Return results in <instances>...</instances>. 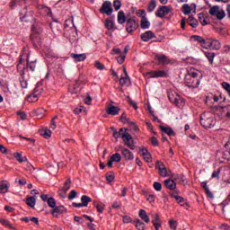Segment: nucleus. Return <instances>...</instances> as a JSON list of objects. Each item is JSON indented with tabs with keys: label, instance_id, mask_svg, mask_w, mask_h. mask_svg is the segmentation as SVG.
I'll use <instances>...</instances> for the list:
<instances>
[{
	"label": "nucleus",
	"instance_id": "22",
	"mask_svg": "<svg viewBox=\"0 0 230 230\" xmlns=\"http://www.w3.org/2000/svg\"><path fill=\"white\" fill-rule=\"evenodd\" d=\"M187 23H189L191 28H197L199 26V21L193 17V15H190L187 19Z\"/></svg>",
	"mask_w": 230,
	"mask_h": 230
},
{
	"label": "nucleus",
	"instance_id": "21",
	"mask_svg": "<svg viewBox=\"0 0 230 230\" xmlns=\"http://www.w3.org/2000/svg\"><path fill=\"white\" fill-rule=\"evenodd\" d=\"M138 217H140L141 220L146 222V224H148V222H150V217H148V215H146V211L145 209L139 210Z\"/></svg>",
	"mask_w": 230,
	"mask_h": 230
},
{
	"label": "nucleus",
	"instance_id": "52",
	"mask_svg": "<svg viewBox=\"0 0 230 230\" xmlns=\"http://www.w3.org/2000/svg\"><path fill=\"white\" fill-rule=\"evenodd\" d=\"M128 103L131 107H133V109H135V111H137V102L132 101V99H130V96H128Z\"/></svg>",
	"mask_w": 230,
	"mask_h": 230
},
{
	"label": "nucleus",
	"instance_id": "31",
	"mask_svg": "<svg viewBox=\"0 0 230 230\" xmlns=\"http://www.w3.org/2000/svg\"><path fill=\"white\" fill-rule=\"evenodd\" d=\"M181 12L184 13V15H190L191 13V7L188 4H184L181 6Z\"/></svg>",
	"mask_w": 230,
	"mask_h": 230
},
{
	"label": "nucleus",
	"instance_id": "41",
	"mask_svg": "<svg viewBox=\"0 0 230 230\" xmlns=\"http://www.w3.org/2000/svg\"><path fill=\"white\" fill-rule=\"evenodd\" d=\"M127 124L129 126L131 130H134L135 132H139V128H137V125H136V122L128 120Z\"/></svg>",
	"mask_w": 230,
	"mask_h": 230
},
{
	"label": "nucleus",
	"instance_id": "46",
	"mask_svg": "<svg viewBox=\"0 0 230 230\" xmlns=\"http://www.w3.org/2000/svg\"><path fill=\"white\" fill-rule=\"evenodd\" d=\"M94 67H96V69H99V71H103V69H105V65L96 60L94 63Z\"/></svg>",
	"mask_w": 230,
	"mask_h": 230
},
{
	"label": "nucleus",
	"instance_id": "27",
	"mask_svg": "<svg viewBox=\"0 0 230 230\" xmlns=\"http://www.w3.org/2000/svg\"><path fill=\"white\" fill-rule=\"evenodd\" d=\"M140 27L142 30H148L150 28V22L146 19V17L143 16L140 22Z\"/></svg>",
	"mask_w": 230,
	"mask_h": 230
},
{
	"label": "nucleus",
	"instance_id": "38",
	"mask_svg": "<svg viewBox=\"0 0 230 230\" xmlns=\"http://www.w3.org/2000/svg\"><path fill=\"white\" fill-rule=\"evenodd\" d=\"M113 163H119L121 161V155L119 153H115L111 157Z\"/></svg>",
	"mask_w": 230,
	"mask_h": 230
},
{
	"label": "nucleus",
	"instance_id": "44",
	"mask_svg": "<svg viewBox=\"0 0 230 230\" xmlns=\"http://www.w3.org/2000/svg\"><path fill=\"white\" fill-rule=\"evenodd\" d=\"M13 157L18 161V163H24V157L21 153H14Z\"/></svg>",
	"mask_w": 230,
	"mask_h": 230
},
{
	"label": "nucleus",
	"instance_id": "36",
	"mask_svg": "<svg viewBox=\"0 0 230 230\" xmlns=\"http://www.w3.org/2000/svg\"><path fill=\"white\" fill-rule=\"evenodd\" d=\"M220 7L218 5H216L210 8L208 13H210V15L217 17V14L218 13Z\"/></svg>",
	"mask_w": 230,
	"mask_h": 230
},
{
	"label": "nucleus",
	"instance_id": "45",
	"mask_svg": "<svg viewBox=\"0 0 230 230\" xmlns=\"http://www.w3.org/2000/svg\"><path fill=\"white\" fill-rule=\"evenodd\" d=\"M191 39H193L195 42H199L200 45L204 42V38L199 35H192Z\"/></svg>",
	"mask_w": 230,
	"mask_h": 230
},
{
	"label": "nucleus",
	"instance_id": "47",
	"mask_svg": "<svg viewBox=\"0 0 230 230\" xmlns=\"http://www.w3.org/2000/svg\"><path fill=\"white\" fill-rule=\"evenodd\" d=\"M158 172L161 177H166L168 175V170H166V167L159 169Z\"/></svg>",
	"mask_w": 230,
	"mask_h": 230
},
{
	"label": "nucleus",
	"instance_id": "5",
	"mask_svg": "<svg viewBox=\"0 0 230 230\" xmlns=\"http://www.w3.org/2000/svg\"><path fill=\"white\" fill-rule=\"evenodd\" d=\"M71 184H72L71 178H68L65 181L64 187L58 191V193L61 199H66V197H67V191H69V190H71Z\"/></svg>",
	"mask_w": 230,
	"mask_h": 230
},
{
	"label": "nucleus",
	"instance_id": "20",
	"mask_svg": "<svg viewBox=\"0 0 230 230\" xmlns=\"http://www.w3.org/2000/svg\"><path fill=\"white\" fill-rule=\"evenodd\" d=\"M10 188V185L8 184L7 181H0V193H8V189Z\"/></svg>",
	"mask_w": 230,
	"mask_h": 230
},
{
	"label": "nucleus",
	"instance_id": "63",
	"mask_svg": "<svg viewBox=\"0 0 230 230\" xmlns=\"http://www.w3.org/2000/svg\"><path fill=\"white\" fill-rule=\"evenodd\" d=\"M106 179L108 182H112V181H114V173L111 172L110 174H107Z\"/></svg>",
	"mask_w": 230,
	"mask_h": 230
},
{
	"label": "nucleus",
	"instance_id": "11",
	"mask_svg": "<svg viewBox=\"0 0 230 230\" xmlns=\"http://www.w3.org/2000/svg\"><path fill=\"white\" fill-rule=\"evenodd\" d=\"M146 75L148 78H164L168 76V74H166L164 70H158L148 72Z\"/></svg>",
	"mask_w": 230,
	"mask_h": 230
},
{
	"label": "nucleus",
	"instance_id": "30",
	"mask_svg": "<svg viewBox=\"0 0 230 230\" xmlns=\"http://www.w3.org/2000/svg\"><path fill=\"white\" fill-rule=\"evenodd\" d=\"M198 19L199 22L202 24V26H206L207 24H209V22L206 21V14H204V13H199L198 14Z\"/></svg>",
	"mask_w": 230,
	"mask_h": 230
},
{
	"label": "nucleus",
	"instance_id": "37",
	"mask_svg": "<svg viewBox=\"0 0 230 230\" xmlns=\"http://www.w3.org/2000/svg\"><path fill=\"white\" fill-rule=\"evenodd\" d=\"M205 57H207V58H208V60L210 64H213V60L215 58V53L214 52L207 51V52H205Z\"/></svg>",
	"mask_w": 230,
	"mask_h": 230
},
{
	"label": "nucleus",
	"instance_id": "49",
	"mask_svg": "<svg viewBox=\"0 0 230 230\" xmlns=\"http://www.w3.org/2000/svg\"><path fill=\"white\" fill-rule=\"evenodd\" d=\"M216 17H217L219 21H222V19H224V17H226V12H225L224 10L217 11V14L216 15Z\"/></svg>",
	"mask_w": 230,
	"mask_h": 230
},
{
	"label": "nucleus",
	"instance_id": "18",
	"mask_svg": "<svg viewBox=\"0 0 230 230\" xmlns=\"http://www.w3.org/2000/svg\"><path fill=\"white\" fill-rule=\"evenodd\" d=\"M164 185L167 190H171L172 191L177 188V183L175 181L169 179L164 181Z\"/></svg>",
	"mask_w": 230,
	"mask_h": 230
},
{
	"label": "nucleus",
	"instance_id": "39",
	"mask_svg": "<svg viewBox=\"0 0 230 230\" xmlns=\"http://www.w3.org/2000/svg\"><path fill=\"white\" fill-rule=\"evenodd\" d=\"M104 26L107 28V30H113L114 22H112V20H105Z\"/></svg>",
	"mask_w": 230,
	"mask_h": 230
},
{
	"label": "nucleus",
	"instance_id": "6",
	"mask_svg": "<svg viewBox=\"0 0 230 230\" xmlns=\"http://www.w3.org/2000/svg\"><path fill=\"white\" fill-rule=\"evenodd\" d=\"M120 154L124 157L125 161H134V153H132L128 148L123 147V146H119Z\"/></svg>",
	"mask_w": 230,
	"mask_h": 230
},
{
	"label": "nucleus",
	"instance_id": "9",
	"mask_svg": "<svg viewBox=\"0 0 230 230\" xmlns=\"http://www.w3.org/2000/svg\"><path fill=\"white\" fill-rule=\"evenodd\" d=\"M24 62L26 64L25 69H27V71L33 72L37 68V59H34V61H31L30 54H27V58L26 59H24Z\"/></svg>",
	"mask_w": 230,
	"mask_h": 230
},
{
	"label": "nucleus",
	"instance_id": "15",
	"mask_svg": "<svg viewBox=\"0 0 230 230\" xmlns=\"http://www.w3.org/2000/svg\"><path fill=\"white\" fill-rule=\"evenodd\" d=\"M141 40L144 42H148V40L155 38V33H154L152 31H147L140 35Z\"/></svg>",
	"mask_w": 230,
	"mask_h": 230
},
{
	"label": "nucleus",
	"instance_id": "14",
	"mask_svg": "<svg viewBox=\"0 0 230 230\" xmlns=\"http://www.w3.org/2000/svg\"><path fill=\"white\" fill-rule=\"evenodd\" d=\"M64 213H67V209L64 206H58L52 210V215L56 218H58V215H64Z\"/></svg>",
	"mask_w": 230,
	"mask_h": 230
},
{
	"label": "nucleus",
	"instance_id": "34",
	"mask_svg": "<svg viewBox=\"0 0 230 230\" xmlns=\"http://www.w3.org/2000/svg\"><path fill=\"white\" fill-rule=\"evenodd\" d=\"M220 46H221L220 41L217 40H210V48L212 49H218Z\"/></svg>",
	"mask_w": 230,
	"mask_h": 230
},
{
	"label": "nucleus",
	"instance_id": "29",
	"mask_svg": "<svg viewBox=\"0 0 230 230\" xmlns=\"http://www.w3.org/2000/svg\"><path fill=\"white\" fill-rule=\"evenodd\" d=\"M81 202L83 203L84 208L89 206V202H93V199L88 196L83 195L81 198Z\"/></svg>",
	"mask_w": 230,
	"mask_h": 230
},
{
	"label": "nucleus",
	"instance_id": "13",
	"mask_svg": "<svg viewBox=\"0 0 230 230\" xmlns=\"http://www.w3.org/2000/svg\"><path fill=\"white\" fill-rule=\"evenodd\" d=\"M119 111H121V109L118 106H114L112 104L107 105L106 112L110 116H118V114H119Z\"/></svg>",
	"mask_w": 230,
	"mask_h": 230
},
{
	"label": "nucleus",
	"instance_id": "35",
	"mask_svg": "<svg viewBox=\"0 0 230 230\" xmlns=\"http://www.w3.org/2000/svg\"><path fill=\"white\" fill-rule=\"evenodd\" d=\"M37 100H39V94L37 93H31L27 96V101L31 103L37 102Z\"/></svg>",
	"mask_w": 230,
	"mask_h": 230
},
{
	"label": "nucleus",
	"instance_id": "51",
	"mask_svg": "<svg viewBox=\"0 0 230 230\" xmlns=\"http://www.w3.org/2000/svg\"><path fill=\"white\" fill-rule=\"evenodd\" d=\"M41 136H43L45 139H49V137H51V130L46 129L43 131V133H41Z\"/></svg>",
	"mask_w": 230,
	"mask_h": 230
},
{
	"label": "nucleus",
	"instance_id": "23",
	"mask_svg": "<svg viewBox=\"0 0 230 230\" xmlns=\"http://www.w3.org/2000/svg\"><path fill=\"white\" fill-rule=\"evenodd\" d=\"M118 22L119 24H125V22H127V16H125V13L123 11H119L118 13Z\"/></svg>",
	"mask_w": 230,
	"mask_h": 230
},
{
	"label": "nucleus",
	"instance_id": "43",
	"mask_svg": "<svg viewBox=\"0 0 230 230\" xmlns=\"http://www.w3.org/2000/svg\"><path fill=\"white\" fill-rule=\"evenodd\" d=\"M177 226H178L177 221H175L173 219H170L169 220V227H170V229L177 230Z\"/></svg>",
	"mask_w": 230,
	"mask_h": 230
},
{
	"label": "nucleus",
	"instance_id": "42",
	"mask_svg": "<svg viewBox=\"0 0 230 230\" xmlns=\"http://www.w3.org/2000/svg\"><path fill=\"white\" fill-rule=\"evenodd\" d=\"M126 84H130V77H128V76L120 77L119 85H121V87H123V85H126Z\"/></svg>",
	"mask_w": 230,
	"mask_h": 230
},
{
	"label": "nucleus",
	"instance_id": "10",
	"mask_svg": "<svg viewBox=\"0 0 230 230\" xmlns=\"http://www.w3.org/2000/svg\"><path fill=\"white\" fill-rule=\"evenodd\" d=\"M170 12H171L170 7L166 5H161L155 12V15L156 17H160L161 19H163V17H165V15H168Z\"/></svg>",
	"mask_w": 230,
	"mask_h": 230
},
{
	"label": "nucleus",
	"instance_id": "50",
	"mask_svg": "<svg viewBox=\"0 0 230 230\" xmlns=\"http://www.w3.org/2000/svg\"><path fill=\"white\" fill-rule=\"evenodd\" d=\"M153 186L155 191H161V190H163V185L161 184V182L155 181Z\"/></svg>",
	"mask_w": 230,
	"mask_h": 230
},
{
	"label": "nucleus",
	"instance_id": "3",
	"mask_svg": "<svg viewBox=\"0 0 230 230\" xmlns=\"http://www.w3.org/2000/svg\"><path fill=\"white\" fill-rule=\"evenodd\" d=\"M199 123L203 128H211L215 125L211 112H203L199 117Z\"/></svg>",
	"mask_w": 230,
	"mask_h": 230
},
{
	"label": "nucleus",
	"instance_id": "64",
	"mask_svg": "<svg viewBox=\"0 0 230 230\" xmlns=\"http://www.w3.org/2000/svg\"><path fill=\"white\" fill-rule=\"evenodd\" d=\"M219 227L220 229H223V230H230V226L227 224H222Z\"/></svg>",
	"mask_w": 230,
	"mask_h": 230
},
{
	"label": "nucleus",
	"instance_id": "1",
	"mask_svg": "<svg viewBox=\"0 0 230 230\" xmlns=\"http://www.w3.org/2000/svg\"><path fill=\"white\" fill-rule=\"evenodd\" d=\"M111 130L113 132V137L115 139L121 137L126 146L129 147L130 150H136V144L134 143V138L132 137V135L128 134L125 128H121L118 132L116 128L111 127Z\"/></svg>",
	"mask_w": 230,
	"mask_h": 230
},
{
	"label": "nucleus",
	"instance_id": "8",
	"mask_svg": "<svg viewBox=\"0 0 230 230\" xmlns=\"http://www.w3.org/2000/svg\"><path fill=\"white\" fill-rule=\"evenodd\" d=\"M101 13H106V15H111L113 9H112V3L110 1H106L102 4L101 9Z\"/></svg>",
	"mask_w": 230,
	"mask_h": 230
},
{
	"label": "nucleus",
	"instance_id": "48",
	"mask_svg": "<svg viewBox=\"0 0 230 230\" xmlns=\"http://www.w3.org/2000/svg\"><path fill=\"white\" fill-rule=\"evenodd\" d=\"M221 85H222L223 89H225V91H226L227 94H229L230 93V84L227 82H223L221 84Z\"/></svg>",
	"mask_w": 230,
	"mask_h": 230
},
{
	"label": "nucleus",
	"instance_id": "17",
	"mask_svg": "<svg viewBox=\"0 0 230 230\" xmlns=\"http://www.w3.org/2000/svg\"><path fill=\"white\" fill-rule=\"evenodd\" d=\"M80 80H76L74 85L69 86L68 91L71 94H77L78 91H80Z\"/></svg>",
	"mask_w": 230,
	"mask_h": 230
},
{
	"label": "nucleus",
	"instance_id": "4",
	"mask_svg": "<svg viewBox=\"0 0 230 230\" xmlns=\"http://www.w3.org/2000/svg\"><path fill=\"white\" fill-rule=\"evenodd\" d=\"M139 28V22L136 20V17H131L126 22V31L128 33H133Z\"/></svg>",
	"mask_w": 230,
	"mask_h": 230
},
{
	"label": "nucleus",
	"instance_id": "12",
	"mask_svg": "<svg viewBox=\"0 0 230 230\" xmlns=\"http://www.w3.org/2000/svg\"><path fill=\"white\" fill-rule=\"evenodd\" d=\"M155 59L157 60L160 66H167V64H170V58H168L164 54H155Z\"/></svg>",
	"mask_w": 230,
	"mask_h": 230
},
{
	"label": "nucleus",
	"instance_id": "32",
	"mask_svg": "<svg viewBox=\"0 0 230 230\" xmlns=\"http://www.w3.org/2000/svg\"><path fill=\"white\" fill-rule=\"evenodd\" d=\"M134 223L136 224L135 227L137 230H145L146 225L143 223V221H140L138 218H137Z\"/></svg>",
	"mask_w": 230,
	"mask_h": 230
},
{
	"label": "nucleus",
	"instance_id": "59",
	"mask_svg": "<svg viewBox=\"0 0 230 230\" xmlns=\"http://www.w3.org/2000/svg\"><path fill=\"white\" fill-rule=\"evenodd\" d=\"M76 198V190H73L68 194V200H73V199Z\"/></svg>",
	"mask_w": 230,
	"mask_h": 230
},
{
	"label": "nucleus",
	"instance_id": "25",
	"mask_svg": "<svg viewBox=\"0 0 230 230\" xmlns=\"http://www.w3.org/2000/svg\"><path fill=\"white\" fill-rule=\"evenodd\" d=\"M93 207L97 209L98 213H103L105 205L102 202L93 201Z\"/></svg>",
	"mask_w": 230,
	"mask_h": 230
},
{
	"label": "nucleus",
	"instance_id": "19",
	"mask_svg": "<svg viewBox=\"0 0 230 230\" xmlns=\"http://www.w3.org/2000/svg\"><path fill=\"white\" fill-rule=\"evenodd\" d=\"M70 57L72 58H74V60L75 62H84V60H85V58H87V56L85 54H75V53H72L70 55Z\"/></svg>",
	"mask_w": 230,
	"mask_h": 230
},
{
	"label": "nucleus",
	"instance_id": "61",
	"mask_svg": "<svg viewBox=\"0 0 230 230\" xmlns=\"http://www.w3.org/2000/svg\"><path fill=\"white\" fill-rule=\"evenodd\" d=\"M17 115L19 116L20 119H26L28 118V115H26L23 111H18Z\"/></svg>",
	"mask_w": 230,
	"mask_h": 230
},
{
	"label": "nucleus",
	"instance_id": "55",
	"mask_svg": "<svg viewBox=\"0 0 230 230\" xmlns=\"http://www.w3.org/2000/svg\"><path fill=\"white\" fill-rule=\"evenodd\" d=\"M144 159L146 163H152V155L149 153H144Z\"/></svg>",
	"mask_w": 230,
	"mask_h": 230
},
{
	"label": "nucleus",
	"instance_id": "54",
	"mask_svg": "<svg viewBox=\"0 0 230 230\" xmlns=\"http://www.w3.org/2000/svg\"><path fill=\"white\" fill-rule=\"evenodd\" d=\"M125 58H127V55L120 54V56L117 58L118 64H123V62H125Z\"/></svg>",
	"mask_w": 230,
	"mask_h": 230
},
{
	"label": "nucleus",
	"instance_id": "2",
	"mask_svg": "<svg viewBox=\"0 0 230 230\" xmlns=\"http://www.w3.org/2000/svg\"><path fill=\"white\" fill-rule=\"evenodd\" d=\"M26 61H24V58H22V56L20 57L19 63L17 65V71L20 73V85L22 89H26L28 87V81L24 79V75L26 71Z\"/></svg>",
	"mask_w": 230,
	"mask_h": 230
},
{
	"label": "nucleus",
	"instance_id": "33",
	"mask_svg": "<svg viewBox=\"0 0 230 230\" xmlns=\"http://www.w3.org/2000/svg\"><path fill=\"white\" fill-rule=\"evenodd\" d=\"M47 204L49 208H52V209H54L57 207V200H55V198L50 197L47 199Z\"/></svg>",
	"mask_w": 230,
	"mask_h": 230
},
{
	"label": "nucleus",
	"instance_id": "62",
	"mask_svg": "<svg viewBox=\"0 0 230 230\" xmlns=\"http://www.w3.org/2000/svg\"><path fill=\"white\" fill-rule=\"evenodd\" d=\"M120 119H123L124 123L130 121V119L127 118V113L123 112L120 116Z\"/></svg>",
	"mask_w": 230,
	"mask_h": 230
},
{
	"label": "nucleus",
	"instance_id": "60",
	"mask_svg": "<svg viewBox=\"0 0 230 230\" xmlns=\"http://www.w3.org/2000/svg\"><path fill=\"white\" fill-rule=\"evenodd\" d=\"M224 109H226V107H222V106H212L211 110L214 112H217V111H219V112H222V111H224Z\"/></svg>",
	"mask_w": 230,
	"mask_h": 230
},
{
	"label": "nucleus",
	"instance_id": "16",
	"mask_svg": "<svg viewBox=\"0 0 230 230\" xmlns=\"http://www.w3.org/2000/svg\"><path fill=\"white\" fill-rule=\"evenodd\" d=\"M22 4H26V0H11L9 3V7L11 10H15V8L22 6Z\"/></svg>",
	"mask_w": 230,
	"mask_h": 230
},
{
	"label": "nucleus",
	"instance_id": "57",
	"mask_svg": "<svg viewBox=\"0 0 230 230\" xmlns=\"http://www.w3.org/2000/svg\"><path fill=\"white\" fill-rule=\"evenodd\" d=\"M150 141H151V145L153 146H159V140H157V138L155 137H152L150 138Z\"/></svg>",
	"mask_w": 230,
	"mask_h": 230
},
{
	"label": "nucleus",
	"instance_id": "7",
	"mask_svg": "<svg viewBox=\"0 0 230 230\" xmlns=\"http://www.w3.org/2000/svg\"><path fill=\"white\" fill-rule=\"evenodd\" d=\"M185 84L187 87L196 89V87H199V85H200V80H199V78H193L187 75L185 78Z\"/></svg>",
	"mask_w": 230,
	"mask_h": 230
},
{
	"label": "nucleus",
	"instance_id": "24",
	"mask_svg": "<svg viewBox=\"0 0 230 230\" xmlns=\"http://www.w3.org/2000/svg\"><path fill=\"white\" fill-rule=\"evenodd\" d=\"M160 129L164 134H167V136H170V137L175 136V132L173 131V129L172 128H166L164 126H160Z\"/></svg>",
	"mask_w": 230,
	"mask_h": 230
},
{
	"label": "nucleus",
	"instance_id": "58",
	"mask_svg": "<svg viewBox=\"0 0 230 230\" xmlns=\"http://www.w3.org/2000/svg\"><path fill=\"white\" fill-rule=\"evenodd\" d=\"M122 222L124 224H130V222H132V217H130L129 216H123Z\"/></svg>",
	"mask_w": 230,
	"mask_h": 230
},
{
	"label": "nucleus",
	"instance_id": "40",
	"mask_svg": "<svg viewBox=\"0 0 230 230\" xmlns=\"http://www.w3.org/2000/svg\"><path fill=\"white\" fill-rule=\"evenodd\" d=\"M201 46L205 48V49H209V48H211V39H204V41L201 42Z\"/></svg>",
	"mask_w": 230,
	"mask_h": 230
},
{
	"label": "nucleus",
	"instance_id": "26",
	"mask_svg": "<svg viewBox=\"0 0 230 230\" xmlns=\"http://www.w3.org/2000/svg\"><path fill=\"white\" fill-rule=\"evenodd\" d=\"M25 202H26L27 206H29L30 208H35L37 199H35V197L30 196V197L26 198Z\"/></svg>",
	"mask_w": 230,
	"mask_h": 230
},
{
	"label": "nucleus",
	"instance_id": "53",
	"mask_svg": "<svg viewBox=\"0 0 230 230\" xmlns=\"http://www.w3.org/2000/svg\"><path fill=\"white\" fill-rule=\"evenodd\" d=\"M113 8H115V11L118 12V10L121 8V2L119 0H115L113 2Z\"/></svg>",
	"mask_w": 230,
	"mask_h": 230
},
{
	"label": "nucleus",
	"instance_id": "28",
	"mask_svg": "<svg viewBox=\"0 0 230 230\" xmlns=\"http://www.w3.org/2000/svg\"><path fill=\"white\" fill-rule=\"evenodd\" d=\"M157 6V0H151L147 5V12L151 13L154 12Z\"/></svg>",
	"mask_w": 230,
	"mask_h": 230
},
{
	"label": "nucleus",
	"instance_id": "56",
	"mask_svg": "<svg viewBox=\"0 0 230 230\" xmlns=\"http://www.w3.org/2000/svg\"><path fill=\"white\" fill-rule=\"evenodd\" d=\"M164 164L159 160L155 162V168L156 170H161V168H165Z\"/></svg>",
	"mask_w": 230,
	"mask_h": 230
}]
</instances>
